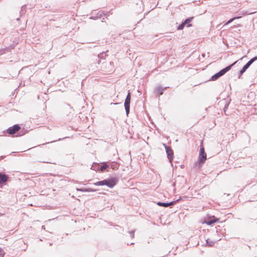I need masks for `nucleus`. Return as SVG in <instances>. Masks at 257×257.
<instances>
[{
    "label": "nucleus",
    "instance_id": "nucleus-27",
    "mask_svg": "<svg viewBox=\"0 0 257 257\" xmlns=\"http://www.w3.org/2000/svg\"><path fill=\"white\" fill-rule=\"evenodd\" d=\"M42 229H45V226H44V225H43V226H42Z\"/></svg>",
    "mask_w": 257,
    "mask_h": 257
},
{
    "label": "nucleus",
    "instance_id": "nucleus-32",
    "mask_svg": "<svg viewBox=\"0 0 257 257\" xmlns=\"http://www.w3.org/2000/svg\"><path fill=\"white\" fill-rule=\"evenodd\" d=\"M55 141H53L51 142V143L55 142Z\"/></svg>",
    "mask_w": 257,
    "mask_h": 257
},
{
    "label": "nucleus",
    "instance_id": "nucleus-18",
    "mask_svg": "<svg viewBox=\"0 0 257 257\" xmlns=\"http://www.w3.org/2000/svg\"><path fill=\"white\" fill-rule=\"evenodd\" d=\"M135 230H131L129 232V233L130 234L132 238H134L135 236Z\"/></svg>",
    "mask_w": 257,
    "mask_h": 257
},
{
    "label": "nucleus",
    "instance_id": "nucleus-30",
    "mask_svg": "<svg viewBox=\"0 0 257 257\" xmlns=\"http://www.w3.org/2000/svg\"><path fill=\"white\" fill-rule=\"evenodd\" d=\"M115 166H117V164H116V163H115V166H114V168L116 167Z\"/></svg>",
    "mask_w": 257,
    "mask_h": 257
},
{
    "label": "nucleus",
    "instance_id": "nucleus-6",
    "mask_svg": "<svg viewBox=\"0 0 257 257\" xmlns=\"http://www.w3.org/2000/svg\"><path fill=\"white\" fill-rule=\"evenodd\" d=\"M163 145L165 148L166 152L167 154V157L169 160V162L172 163L174 158L173 151L170 147L168 146L165 144H163Z\"/></svg>",
    "mask_w": 257,
    "mask_h": 257
},
{
    "label": "nucleus",
    "instance_id": "nucleus-10",
    "mask_svg": "<svg viewBox=\"0 0 257 257\" xmlns=\"http://www.w3.org/2000/svg\"><path fill=\"white\" fill-rule=\"evenodd\" d=\"M220 239H216V240H212L211 239H206V244L208 246H213V245L215 244V242L219 240Z\"/></svg>",
    "mask_w": 257,
    "mask_h": 257
},
{
    "label": "nucleus",
    "instance_id": "nucleus-8",
    "mask_svg": "<svg viewBox=\"0 0 257 257\" xmlns=\"http://www.w3.org/2000/svg\"><path fill=\"white\" fill-rule=\"evenodd\" d=\"M9 177L8 175L0 172V186L3 185L8 181Z\"/></svg>",
    "mask_w": 257,
    "mask_h": 257
},
{
    "label": "nucleus",
    "instance_id": "nucleus-28",
    "mask_svg": "<svg viewBox=\"0 0 257 257\" xmlns=\"http://www.w3.org/2000/svg\"><path fill=\"white\" fill-rule=\"evenodd\" d=\"M227 108V106H225L224 107V111H225V109H226V108Z\"/></svg>",
    "mask_w": 257,
    "mask_h": 257
},
{
    "label": "nucleus",
    "instance_id": "nucleus-15",
    "mask_svg": "<svg viewBox=\"0 0 257 257\" xmlns=\"http://www.w3.org/2000/svg\"><path fill=\"white\" fill-rule=\"evenodd\" d=\"M108 167V165L106 163H104L100 167V169L101 171L106 169Z\"/></svg>",
    "mask_w": 257,
    "mask_h": 257
},
{
    "label": "nucleus",
    "instance_id": "nucleus-19",
    "mask_svg": "<svg viewBox=\"0 0 257 257\" xmlns=\"http://www.w3.org/2000/svg\"><path fill=\"white\" fill-rule=\"evenodd\" d=\"M77 191L86 192V188H76Z\"/></svg>",
    "mask_w": 257,
    "mask_h": 257
},
{
    "label": "nucleus",
    "instance_id": "nucleus-29",
    "mask_svg": "<svg viewBox=\"0 0 257 257\" xmlns=\"http://www.w3.org/2000/svg\"><path fill=\"white\" fill-rule=\"evenodd\" d=\"M43 162L45 163H49V162H47V161H43Z\"/></svg>",
    "mask_w": 257,
    "mask_h": 257
},
{
    "label": "nucleus",
    "instance_id": "nucleus-21",
    "mask_svg": "<svg viewBox=\"0 0 257 257\" xmlns=\"http://www.w3.org/2000/svg\"><path fill=\"white\" fill-rule=\"evenodd\" d=\"M235 19H236V18H233L231 19H230L229 21H228L225 24V25H228L229 24V23H230L231 22H232Z\"/></svg>",
    "mask_w": 257,
    "mask_h": 257
},
{
    "label": "nucleus",
    "instance_id": "nucleus-31",
    "mask_svg": "<svg viewBox=\"0 0 257 257\" xmlns=\"http://www.w3.org/2000/svg\"><path fill=\"white\" fill-rule=\"evenodd\" d=\"M63 139H64V138H63ZM62 140V139H59L57 141H60V140Z\"/></svg>",
    "mask_w": 257,
    "mask_h": 257
},
{
    "label": "nucleus",
    "instance_id": "nucleus-4",
    "mask_svg": "<svg viewBox=\"0 0 257 257\" xmlns=\"http://www.w3.org/2000/svg\"><path fill=\"white\" fill-rule=\"evenodd\" d=\"M257 60V56H255L248 61L245 65L243 66L242 68L239 71L238 78H240L241 75L245 72L249 67L255 61Z\"/></svg>",
    "mask_w": 257,
    "mask_h": 257
},
{
    "label": "nucleus",
    "instance_id": "nucleus-26",
    "mask_svg": "<svg viewBox=\"0 0 257 257\" xmlns=\"http://www.w3.org/2000/svg\"><path fill=\"white\" fill-rule=\"evenodd\" d=\"M118 104V103H112V102H111V103H110V104H115V105H116V104Z\"/></svg>",
    "mask_w": 257,
    "mask_h": 257
},
{
    "label": "nucleus",
    "instance_id": "nucleus-5",
    "mask_svg": "<svg viewBox=\"0 0 257 257\" xmlns=\"http://www.w3.org/2000/svg\"><path fill=\"white\" fill-rule=\"evenodd\" d=\"M131 99V94L130 91H128L127 94L126 95V97L125 98L124 103V106L125 110L126 113L127 115H128V114L130 112Z\"/></svg>",
    "mask_w": 257,
    "mask_h": 257
},
{
    "label": "nucleus",
    "instance_id": "nucleus-3",
    "mask_svg": "<svg viewBox=\"0 0 257 257\" xmlns=\"http://www.w3.org/2000/svg\"><path fill=\"white\" fill-rule=\"evenodd\" d=\"M206 154L203 147H201L200 149L199 155V162L196 163L195 166L197 169H200L202 165L205 163L206 160Z\"/></svg>",
    "mask_w": 257,
    "mask_h": 257
},
{
    "label": "nucleus",
    "instance_id": "nucleus-22",
    "mask_svg": "<svg viewBox=\"0 0 257 257\" xmlns=\"http://www.w3.org/2000/svg\"><path fill=\"white\" fill-rule=\"evenodd\" d=\"M5 253L1 252V249H0V257H4Z\"/></svg>",
    "mask_w": 257,
    "mask_h": 257
},
{
    "label": "nucleus",
    "instance_id": "nucleus-14",
    "mask_svg": "<svg viewBox=\"0 0 257 257\" xmlns=\"http://www.w3.org/2000/svg\"><path fill=\"white\" fill-rule=\"evenodd\" d=\"M181 199V197H180L178 199H177L176 200H174V201H171L170 202H169V203H167V204H168L167 205V207L170 206H171V205H174V204H175L177 202H178L179 201H180V200Z\"/></svg>",
    "mask_w": 257,
    "mask_h": 257
},
{
    "label": "nucleus",
    "instance_id": "nucleus-24",
    "mask_svg": "<svg viewBox=\"0 0 257 257\" xmlns=\"http://www.w3.org/2000/svg\"><path fill=\"white\" fill-rule=\"evenodd\" d=\"M102 56H103V54H99V55H98V58H101V57H102Z\"/></svg>",
    "mask_w": 257,
    "mask_h": 257
},
{
    "label": "nucleus",
    "instance_id": "nucleus-7",
    "mask_svg": "<svg viewBox=\"0 0 257 257\" xmlns=\"http://www.w3.org/2000/svg\"><path fill=\"white\" fill-rule=\"evenodd\" d=\"M21 128V127L19 124H15L13 126L10 127L7 130V132L10 135H14L17 132H18Z\"/></svg>",
    "mask_w": 257,
    "mask_h": 257
},
{
    "label": "nucleus",
    "instance_id": "nucleus-12",
    "mask_svg": "<svg viewBox=\"0 0 257 257\" xmlns=\"http://www.w3.org/2000/svg\"><path fill=\"white\" fill-rule=\"evenodd\" d=\"M193 19V17H190L187 19H186L183 23H184V25H187V27H190L191 26V24H190V23L191 22V21Z\"/></svg>",
    "mask_w": 257,
    "mask_h": 257
},
{
    "label": "nucleus",
    "instance_id": "nucleus-1",
    "mask_svg": "<svg viewBox=\"0 0 257 257\" xmlns=\"http://www.w3.org/2000/svg\"><path fill=\"white\" fill-rule=\"evenodd\" d=\"M239 60L236 61L230 65L227 66L225 68L221 69L218 72L213 75L211 78V80L215 81L217 80L219 77L224 75L227 72L229 71L232 67L234 66Z\"/></svg>",
    "mask_w": 257,
    "mask_h": 257
},
{
    "label": "nucleus",
    "instance_id": "nucleus-17",
    "mask_svg": "<svg viewBox=\"0 0 257 257\" xmlns=\"http://www.w3.org/2000/svg\"><path fill=\"white\" fill-rule=\"evenodd\" d=\"M184 26H185L184 23H182L181 24L179 25L178 26L177 29L178 30H182L184 28Z\"/></svg>",
    "mask_w": 257,
    "mask_h": 257
},
{
    "label": "nucleus",
    "instance_id": "nucleus-25",
    "mask_svg": "<svg viewBox=\"0 0 257 257\" xmlns=\"http://www.w3.org/2000/svg\"><path fill=\"white\" fill-rule=\"evenodd\" d=\"M25 8V6H23L22 7L21 12L23 11V9Z\"/></svg>",
    "mask_w": 257,
    "mask_h": 257
},
{
    "label": "nucleus",
    "instance_id": "nucleus-11",
    "mask_svg": "<svg viewBox=\"0 0 257 257\" xmlns=\"http://www.w3.org/2000/svg\"><path fill=\"white\" fill-rule=\"evenodd\" d=\"M106 66H108V68L106 69L107 71H111L113 70V63L112 62H105Z\"/></svg>",
    "mask_w": 257,
    "mask_h": 257
},
{
    "label": "nucleus",
    "instance_id": "nucleus-20",
    "mask_svg": "<svg viewBox=\"0 0 257 257\" xmlns=\"http://www.w3.org/2000/svg\"><path fill=\"white\" fill-rule=\"evenodd\" d=\"M96 190L94 189L88 188H86V192H94Z\"/></svg>",
    "mask_w": 257,
    "mask_h": 257
},
{
    "label": "nucleus",
    "instance_id": "nucleus-9",
    "mask_svg": "<svg viewBox=\"0 0 257 257\" xmlns=\"http://www.w3.org/2000/svg\"><path fill=\"white\" fill-rule=\"evenodd\" d=\"M168 88H169V87H162L161 86H158L155 89V93L160 95H162L164 91Z\"/></svg>",
    "mask_w": 257,
    "mask_h": 257
},
{
    "label": "nucleus",
    "instance_id": "nucleus-16",
    "mask_svg": "<svg viewBox=\"0 0 257 257\" xmlns=\"http://www.w3.org/2000/svg\"><path fill=\"white\" fill-rule=\"evenodd\" d=\"M157 204L159 206L167 207L168 204H167V203L162 202H158Z\"/></svg>",
    "mask_w": 257,
    "mask_h": 257
},
{
    "label": "nucleus",
    "instance_id": "nucleus-13",
    "mask_svg": "<svg viewBox=\"0 0 257 257\" xmlns=\"http://www.w3.org/2000/svg\"><path fill=\"white\" fill-rule=\"evenodd\" d=\"M217 220L218 219H216L214 216H213V219H210L208 220L206 222V223L208 225H211V224L214 223L215 222H216L217 221Z\"/></svg>",
    "mask_w": 257,
    "mask_h": 257
},
{
    "label": "nucleus",
    "instance_id": "nucleus-23",
    "mask_svg": "<svg viewBox=\"0 0 257 257\" xmlns=\"http://www.w3.org/2000/svg\"><path fill=\"white\" fill-rule=\"evenodd\" d=\"M4 52V51L3 50H0V55H2Z\"/></svg>",
    "mask_w": 257,
    "mask_h": 257
},
{
    "label": "nucleus",
    "instance_id": "nucleus-2",
    "mask_svg": "<svg viewBox=\"0 0 257 257\" xmlns=\"http://www.w3.org/2000/svg\"><path fill=\"white\" fill-rule=\"evenodd\" d=\"M116 180L114 178H111L108 179H104L100 181H98L94 183L96 186L106 185L109 188L113 187L116 184Z\"/></svg>",
    "mask_w": 257,
    "mask_h": 257
}]
</instances>
